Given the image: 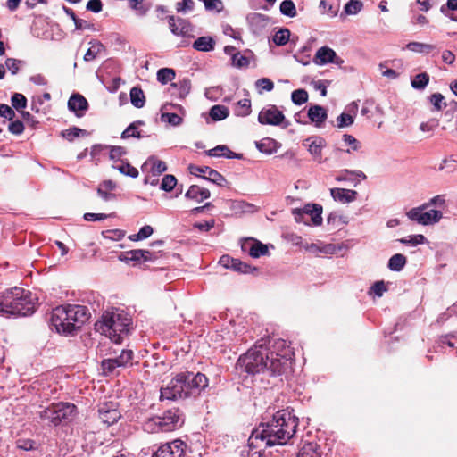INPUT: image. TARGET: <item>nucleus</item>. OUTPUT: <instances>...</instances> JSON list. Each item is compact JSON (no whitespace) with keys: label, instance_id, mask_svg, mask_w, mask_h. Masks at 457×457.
Returning <instances> with one entry per match:
<instances>
[{"label":"nucleus","instance_id":"f257e3e1","mask_svg":"<svg viewBox=\"0 0 457 457\" xmlns=\"http://www.w3.org/2000/svg\"><path fill=\"white\" fill-rule=\"evenodd\" d=\"M298 418L287 410L277 411L272 419L253 430L250 440L260 439L265 445H285L296 432Z\"/></svg>","mask_w":457,"mask_h":457},{"label":"nucleus","instance_id":"f03ea898","mask_svg":"<svg viewBox=\"0 0 457 457\" xmlns=\"http://www.w3.org/2000/svg\"><path fill=\"white\" fill-rule=\"evenodd\" d=\"M207 377L201 373L182 371L177 373L170 381L163 384L160 389V401H178L196 399L208 386Z\"/></svg>","mask_w":457,"mask_h":457},{"label":"nucleus","instance_id":"7ed1b4c3","mask_svg":"<svg viewBox=\"0 0 457 457\" xmlns=\"http://www.w3.org/2000/svg\"><path fill=\"white\" fill-rule=\"evenodd\" d=\"M91 313L85 305L66 304L53 309L50 318L52 330L64 336H73L89 320Z\"/></svg>","mask_w":457,"mask_h":457},{"label":"nucleus","instance_id":"20e7f679","mask_svg":"<svg viewBox=\"0 0 457 457\" xmlns=\"http://www.w3.org/2000/svg\"><path fill=\"white\" fill-rule=\"evenodd\" d=\"M36 298L21 287L6 290L0 296V313L5 317H26L36 311Z\"/></svg>","mask_w":457,"mask_h":457},{"label":"nucleus","instance_id":"39448f33","mask_svg":"<svg viewBox=\"0 0 457 457\" xmlns=\"http://www.w3.org/2000/svg\"><path fill=\"white\" fill-rule=\"evenodd\" d=\"M130 319L123 312H104L101 320L95 323L96 331L108 337L115 344H120L122 338L128 334Z\"/></svg>","mask_w":457,"mask_h":457},{"label":"nucleus","instance_id":"423d86ee","mask_svg":"<svg viewBox=\"0 0 457 457\" xmlns=\"http://www.w3.org/2000/svg\"><path fill=\"white\" fill-rule=\"evenodd\" d=\"M264 344L255 345L241 355L237 363L236 370L239 375L253 376L255 374L268 371L270 374V361L266 359Z\"/></svg>","mask_w":457,"mask_h":457},{"label":"nucleus","instance_id":"0eeeda50","mask_svg":"<svg viewBox=\"0 0 457 457\" xmlns=\"http://www.w3.org/2000/svg\"><path fill=\"white\" fill-rule=\"evenodd\" d=\"M185 422L183 411L176 407L165 410L161 415L146 419L142 428L147 433L170 432L180 428Z\"/></svg>","mask_w":457,"mask_h":457},{"label":"nucleus","instance_id":"6e6552de","mask_svg":"<svg viewBox=\"0 0 457 457\" xmlns=\"http://www.w3.org/2000/svg\"><path fill=\"white\" fill-rule=\"evenodd\" d=\"M270 346L265 347L266 359L270 361V375H281L290 364L293 351L287 342L282 338L269 340Z\"/></svg>","mask_w":457,"mask_h":457},{"label":"nucleus","instance_id":"1a4fd4ad","mask_svg":"<svg viewBox=\"0 0 457 457\" xmlns=\"http://www.w3.org/2000/svg\"><path fill=\"white\" fill-rule=\"evenodd\" d=\"M77 407L71 403L58 402L52 403L39 412L41 420L48 425L58 426L71 421L76 414Z\"/></svg>","mask_w":457,"mask_h":457},{"label":"nucleus","instance_id":"9d476101","mask_svg":"<svg viewBox=\"0 0 457 457\" xmlns=\"http://www.w3.org/2000/svg\"><path fill=\"white\" fill-rule=\"evenodd\" d=\"M258 121L262 125L281 126L286 129L289 121L276 105L270 104L261 110L258 115Z\"/></svg>","mask_w":457,"mask_h":457},{"label":"nucleus","instance_id":"9b49d317","mask_svg":"<svg viewBox=\"0 0 457 457\" xmlns=\"http://www.w3.org/2000/svg\"><path fill=\"white\" fill-rule=\"evenodd\" d=\"M187 444L179 439L162 445L152 457H185Z\"/></svg>","mask_w":457,"mask_h":457},{"label":"nucleus","instance_id":"f8f14e48","mask_svg":"<svg viewBox=\"0 0 457 457\" xmlns=\"http://www.w3.org/2000/svg\"><path fill=\"white\" fill-rule=\"evenodd\" d=\"M188 170L192 175L201 177L203 179L211 181L217 186L225 187L228 183L223 175L208 166L200 167L190 164Z\"/></svg>","mask_w":457,"mask_h":457},{"label":"nucleus","instance_id":"ddd939ff","mask_svg":"<svg viewBox=\"0 0 457 457\" xmlns=\"http://www.w3.org/2000/svg\"><path fill=\"white\" fill-rule=\"evenodd\" d=\"M120 417L121 415L116 403L105 402L99 404L98 418L103 424L106 426L113 425Z\"/></svg>","mask_w":457,"mask_h":457},{"label":"nucleus","instance_id":"4468645a","mask_svg":"<svg viewBox=\"0 0 457 457\" xmlns=\"http://www.w3.org/2000/svg\"><path fill=\"white\" fill-rule=\"evenodd\" d=\"M89 108L87 100L79 93H73L68 100V109L80 118Z\"/></svg>","mask_w":457,"mask_h":457},{"label":"nucleus","instance_id":"2eb2a0df","mask_svg":"<svg viewBox=\"0 0 457 457\" xmlns=\"http://www.w3.org/2000/svg\"><path fill=\"white\" fill-rule=\"evenodd\" d=\"M303 145L308 148L310 154L320 163L322 162V148L325 146V140L320 137H311L304 140Z\"/></svg>","mask_w":457,"mask_h":457},{"label":"nucleus","instance_id":"dca6fc26","mask_svg":"<svg viewBox=\"0 0 457 457\" xmlns=\"http://www.w3.org/2000/svg\"><path fill=\"white\" fill-rule=\"evenodd\" d=\"M307 117L317 128H320L324 125L328 118V112L323 106L317 104L311 105L307 112Z\"/></svg>","mask_w":457,"mask_h":457},{"label":"nucleus","instance_id":"f3484780","mask_svg":"<svg viewBox=\"0 0 457 457\" xmlns=\"http://www.w3.org/2000/svg\"><path fill=\"white\" fill-rule=\"evenodd\" d=\"M349 113L343 112L337 118V127L338 129L347 128L353 124L354 117L358 111V104L356 102H352L346 106Z\"/></svg>","mask_w":457,"mask_h":457},{"label":"nucleus","instance_id":"a211bd4d","mask_svg":"<svg viewBox=\"0 0 457 457\" xmlns=\"http://www.w3.org/2000/svg\"><path fill=\"white\" fill-rule=\"evenodd\" d=\"M366 178V175L361 170L345 169L339 171L335 179L338 182L345 181L353 183V186H357L361 180H364Z\"/></svg>","mask_w":457,"mask_h":457},{"label":"nucleus","instance_id":"6ab92c4d","mask_svg":"<svg viewBox=\"0 0 457 457\" xmlns=\"http://www.w3.org/2000/svg\"><path fill=\"white\" fill-rule=\"evenodd\" d=\"M302 212L311 218L312 223L314 226H320L322 223V206L318 204H307L303 208Z\"/></svg>","mask_w":457,"mask_h":457},{"label":"nucleus","instance_id":"aec40b11","mask_svg":"<svg viewBox=\"0 0 457 457\" xmlns=\"http://www.w3.org/2000/svg\"><path fill=\"white\" fill-rule=\"evenodd\" d=\"M330 195L335 201L342 204L351 203L356 200L358 193L355 190L345 188H332Z\"/></svg>","mask_w":457,"mask_h":457},{"label":"nucleus","instance_id":"412c9836","mask_svg":"<svg viewBox=\"0 0 457 457\" xmlns=\"http://www.w3.org/2000/svg\"><path fill=\"white\" fill-rule=\"evenodd\" d=\"M205 153L207 155L212 156V157L223 156L228 159H237V160L243 159L242 154H237V153L231 151L225 145H219L215 146L214 148L206 151Z\"/></svg>","mask_w":457,"mask_h":457},{"label":"nucleus","instance_id":"4be33fe9","mask_svg":"<svg viewBox=\"0 0 457 457\" xmlns=\"http://www.w3.org/2000/svg\"><path fill=\"white\" fill-rule=\"evenodd\" d=\"M334 57H336V52L332 48L322 46L317 50L313 62L317 65H325L333 62Z\"/></svg>","mask_w":457,"mask_h":457},{"label":"nucleus","instance_id":"5701e85b","mask_svg":"<svg viewBox=\"0 0 457 457\" xmlns=\"http://www.w3.org/2000/svg\"><path fill=\"white\" fill-rule=\"evenodd\" d=\"M211 193L207 188L201 187L197 185H192L185 194V197L192 199L197 203H201L205 199L210 198Z\"/></svg>","mask_w":457,"mask_h":457},{"label":"nucleus","instance_id":"b1692460","mask_svg":"<svg viewBox=\"0 0 457 457\" xmlns=\"http://www.w3.org/2000/svg\"><path fill=\"white\" fill-rule=\"evenodd\" d=\"M256 148L263 154H271L276 153L279 147L278 142L273 138L266 137L255 143Z\"/></svg>","mask_w":457,"mask_h":457},{"label":"nucleus","instance_id":"393cba45","mask_svg":"<svg viewBox=\"0 0 457 457\" xmlns=\"http://www.w3.org/2000/svg\"><path fill=\"white\" fill-rule=\"evenodd\" d=\"M134 358V353L129 349H122L120 353L113 357L114 362H117L116 366L119 368H127L132 366V361Z\"/></svg>","mask_w":457,"mask_h":457},{"label":"nucleus","instance_id":"a878e982","mask_svg":"<svg viewBox=\"0 0 457 457\" xmlns=\"http://www.w3.org/2000/svg\"><path fill=\"white\" fill-rule=\"evenodd\" d=\"M214 46L215 40L212 37H200L193 43V47L200 52L212 51Z\"/></svg>","mask_w":457,"mask_h":457},{"label":"nucleus","instance_id":"bb28decb","mask_svg":"<svg viewBox=\"0 0 457 457\" xmlns=\"http://www.w3.org/2000/svg\"><path fill=\"white\" fill-rule=\"evenodd\" d=\"M407 263V258L402 253H395L392 255L387 262V268L391 271H401Z\"/></svg>","mask_w":457,"mask_h":457},{"label":"nucleus","instance_id":"cd10ccee","mask_svg":"<svg viewBox=\"0 0 457 457\" xmlns=\"http://www.w3.org/2000/svg\"><path fill=\"white\" fill-rule=\"evenodd\" d=\"M405 48L414 53L428 54L433 52L436 46L432 44L412 41L408 43Z\"/></svg>","mask_w":457,"mask_h":457},{"label":"nucleus","instance_id":"c85d7f7f","mask_svg":"<svg viewBox=\"0 0 457 457\" xmlns=\"http://www.w3.org/2000/svg\"><path fill=\"white\" fill-rule=\"evenodd\" d=\"M143 257L144 253H142V249H135L121 253L119 255V260L126 263H129V262L138 263L140 262H143Z\"/></svg>","mask_w":457,"mask_h":457},{"label":"nucleus","instance_id":"c756f323","mask_svg":"<svg viewBox=\"0 0 457 457\" xmlns=\"http://www.w3.org/2000/svg\"><path fill=\"white\" fill-rule=\"evenodd\" d=\"M130 102L136 108H142L145 104V96L139 87H133L130 89Z\"/></svg>","mask_w":457,"mask_h":457},{"label":"nucleus","instance_id":"7c9ffc66","mask_svg":"<svg viewBox=\"0 0 457 457\" xmlns=\"http://www.w3.org/2000/svg\"><path fill=\"white\" fill-rule=\"evenodd\" d=\"M172 87L177 89L179 98L184 99L191 90V81L188 79L184 78L176 83H171Z\"/></svg>","mask_w":457,"mask_h":457},{"label":"nucleus","instance_id":"2f4dec72","mask_svg":"<svg viewBox=\"0 0 457 457\" xmlns=\"http://www.w3.org/2000/svg\"><path fill=\"white\" fill-rule=\"evenodd\" d=\"M251 101L249 98L239 100L234 106V113L236 116H248L251 113Z\"/></svg>","mask_w":457,"mask_h":457},{"label":"nucleus","instance_id":"473e14b6","mask_svg":"<svg viewBox=\"0 0 457 457\" xmlns=\"http://www.w3.org/2000/svg\"><path fill=\"white\" fill-rule=\"evenodd\" d=\"M112 168L119 170L121 174L133 179L137 178L139 175L138 170L129 162L121 161L120 164L112 165Z\"/></svg>","mask_w":457,"mask_h":457},{"label":"nucleus","instance_id":"72a5a7b5","mask_svg":"<svg viewBox=\"0 0 457 457\" xmlns=\"http://www.w3.org/2000/svg\"><path fill=\"white\" fill-rule=\"evenodd\" d=\"M209 115L215 121L222 120L229 115V110L224 105H213L210 109Z\"/></svg>","mask_w":457,"mask_h":457},{"label":"nucleus","instance_id":"f704fd0d","mask_svg":"<svg viewBox=\"0 0 457 457\" xmlns=\"http://www.w3.org/2000/svg\"><path fill=\"white\" fill-rule=\"evenodd\" d=\"M268 253L269 250L267 245L258 240H253V243L249 247V255L253 258H259Z\"/></svg>","mask_w":457,"mask_h":457},{"label":"nucleus","instance_id":"c9c22d12","mask_svg":"<svg viewBox=\"0 0 457 457\" xmlns=\"http://www.w3.org/2000/svg\"><path fill=\"white\" fill-rule=\"evenodd\" d=\"M422 216L421 225L427 226L438 222L442 219L443 213L438 210H430L428 212L423 211Z\"/></svg>","mask_w":457,"mask_h":457},{"label":"nucleus","instance_id":"e433bc0d","mask_svg":"<svg viewBox=\"0 0 457 457\" xmlns=\"http://www.w3.org/2000/svg\"><path fill=\"white\" fill-rule=\"evenodd\" d=\"M161 120L162 122H167L173 127H178L182 124L183 118L181 114L179 115L178 113L166 111L161 114Z\"/></svg>","mask_w":457,"mask_h":457},{"label":"nucleus","instance_id":"4c0bfd02","mask_svg":"<svg viewBox=\"0 0 457 457\" xmlns=\"http://www.w3.org/2000/svg\"><path fill=\"white\" fill-rule=\"evenodd\" d=\"M317 447L315 443H307L300 449L297 457H320Z\"/></svg>","mask_w":457,"mask_h":457},{"label":"nucleus","instance_id":"58836bf2","mask_svg":"<svg viewBox=\"0 0 457 457\" xmlns=\"http://www.w3.org/2000/svg\"><path fill=\"white\" fill-rule=\"evenodd\" d=\"M147 137L146 135L143 134L141 130L137 127L135 126V124L130 123L121 133L120 137L122 139H128L129 137L134 138H143Z\"/></svg>","mask_w":457,"mask_h":457},{"label":"nucleus","instance_id":"ea45409f","mask_svg":"<svg viewBox=\"0 0 457 457\" xmlns=\"http://www.w3.org/2000/svg\"><path fill=\"white\" fill-rule=\"evenodd\" d=\"M156 77L161 84L165 85L174 79L175 71L170 68H162L157 71Z\"/></svg>","mask_w":457,"mask_h":457},{"label":"nucleus","instance_id":"a19ab883","mask_svg":"<svg viewBox=\"0 0 457 457\" xmlns=\"http://www.w3.org/2000/svg\"><path fill=\"white\" fill-rule=\"evenodd\" d=\"M291 32L287 28L278 29L273 36V42L277 46H285L290 39Z\"/></svg>","mask_w":457,"mask_h":457},{"label":"nucleus","instance_id":"79ce46f5","mask_svg":"<svg viewBox=\"0 0 457 457\" xmlns=\"http://www.w3.org/2000/svg\"><path fill=\"white\" fill-rule=\"evenodd\" d=\"M397 241L403 245L416 246L418 245L425 244L427 242V238L421 234H416L399 238Z\"/></svg>","mask_w":457,"mask_h":457},{"label":"nucleus","instance_id":"37998d69","mask_svg":"<svg viewBox=\"0 0 457 457\" xmlns=\"http://www.w3.org/2000/svg\"><path fill=\"white\" fill-rule=\"evenodd\" d=\"M231 262L232 264L230 269L243 274H249L257 270L255 267H252L251 265L243 262L239 259L235 258L234 261Z\"/></svg>","mask_w":457,"mask_h":457},{"label":"nucleus","instance_id":"c03bdc74","mask_svg":"<svg viewBox=\"0 0 457 457\" xmlns=\"http://www.w3.org/2000/svg\"><path fill=\"white\" fill-rule=\"evenodd\" d=\"M429 82V75L426 72L416 75L411 80V87L415 89H424Z\"/></svg>","mask_w":457,"mask_h":457},{"label":"nucleus","instance_id":"a18cd8bd","mask_svg":"<svg viewBox=\"0 0 457 457\" xmlns=\"http://www.w3.org/2000/svg\"><path fill=\"white\" fill-rule=\"evenodd\" d=\"M117 362H114L112 358L104 359L101 362V368L103 370V373L105 376H112L114 374H118L117 369L119 368L116 366Z\"/></svg>","mask_w":457,"mask_h":457},{"label":"nucleus","instance_id":"49530a36","mask_svg":"<svg viewBox=\"0 0 457 457\" xmlns=\"http://www.w3.org/2000/svg\"><path fill=\"white\" fill-rule=\"evenodd\" d=\"M426 209H428L427 205L423 204L419 207L411 208L409 212H407L406 215L411 220L416 221L418 224L421 225L423 211Z\"/></svg>","mask_w":457,"mask_h":457},{"label":"nucleus","instance_id":"de8ad7c7","mask_svg":"<svg viewBox=\"0 0 457 457\" xmlns=\"http://www.w3.org/2000/svg\"><path fill=\"white\" fill-rule=\"evenodd\" d=\"M308 92L303 88L294 90L291 94V100L296 105L305 104L308 101Z\"/></svg>","mask_w":457,"mask_h":457},{"label":"nucleus","instance_id":"09e8293b","mask_svg":"<svg viewBox=\"0 0 457 457\" xmlns=\"http://www.w3.org/2000/svg\"><path fill=\"white\" fill-rule=\"evenodd\" d=\"M280 12L287 17L293 18L296 16V9L292 0H284L280 4Z\"/></svg>","mask_w":457,"mask_h":457},{"label":"nucleus","instance_id":"8fccbe9b","mask_svg":"<svg viewBox=\"0 0 457 457\" xmlns=\"http://www.w3.org/2000/svg\"><path fill=\"white\" fill-rule=\"evenodd\" d=\"M85 135H87V131L77 127L70 128L62 131V136L69 141H72L76 137Z\"/></svg>","mask_w":457,"mask_h":457},{"label":"nucleus","instance_id":"3c124183","mask_svg":"<svg viewBox=\"0 0 457 457\" xmlns=\"http://www.w3.org/2000/svg\"><path fill=\"white\" fill-rule=\"evenodd\" d=\"M12 106L17 111H21L27 106V98L21 93H14L11 97Z\"/></svg>","mask_w":457,"mask_h":457},{"label":"nucleus","instance_id":"603ef678","mask_svg":"<svg viewBox=\"0 0 457 457\" xmlns=\"http://www.w3.org/2000/svg\"><path fill=\"white\" fill-rule=\"evenodd\" d=\"M176 177L170 174H167L162 178L160 188L165 192H170L176 187Z\"/></svg>","mask_w":457,"mask_h":457},{"label":"nucleus","instance_id":"864d4df0","mask_svg":"<svg viewBox=\"0 0 457 457\" xmlns=\"http://www.w3.org/2000/svg\"><path fill=\"white\" fill-rule=\"evenodd\" d=\"M255 87L258 89V92L262 94V91H271L274 88V83L268 78H262L255 81Z\"/></svg>","mask_w":457,"mask_h":457},{"label":"nucleus","instance_id":"5fc2aeb1","mask_svg":"<svg viewBox=\"0 0 457 457\" xmlns=\"http://www.w3.org/2000/svg\"><path fill=\"white\" fill-rule=\"evenodd\" d=\"M104 48V46L102 43L100 42H96L95 43L94 45H92V46L90 48L87 49V51L86 52L85 55H84V61L85 62H91L93 61L94 59H96V57L97 56V54H99V52Z\"/></svg>","mask_w":457,"mask_h":457},{"label":"nucleus","instance_id":"6e6d98bb","mask_svg":"<svg viewBox=\"0 0 457 457\" xmlns=\"http://www.w3.org/2000/svg\"><path fill=\"white\" fill-rule=\"evenodd\" d=\"M457 168V160L453 158V156H450L449 158H445L443 160L442 163L439 165L438 170H445L446 172L452 173Z\"/></svg>","mask_w":457,"mask_h":457},{"label":"nucleus","instance_id":"4d7b16f0","mask_svg":"<svg viewBox=\"0 0 457 457\" xmlns=\"http://www.w3.org/2000/svg\"><path fill=\"white\" fill-rule=\"evenodd\" d=\"M24 63L23 61L15 58H7L4 62V68L6 67L12 75H15L20 71L21 65Z\"/></svg>","mask_w":457,"mask_h":457},{"label":"nucleus","instance_id":"13d9d810","mask_svg":"<svg viewBox=\"0 0 457 457\" xmlns=\"http://www.w3.org/2000/svg\"><path fill=\"white\" fill-rule=\"evenodd\" d=\"M362 6L363 4L361 1L350 0L345 5V12L346 14H356L361 10Z\"/></svg>","mask_w":457,"mask_h":457},{"label":"nucleus","instance_id":"bf43d9fd","mask_svg":"<svg viewBox=\"0 0 457 457\" xmlns=\"http://www.w3.org/2000/svg\"><path fill=\"white\" fill-rule=\"evenodd\" d=\"M444 96L440 93L432 94L430 96V103L434 105L435 110L441 111L446 107L445 102H444Z\"/></svg>","mask_w":457,"mask_h":457},{"label":"nucleus","instance_id":"052dcab7","mask_svg":"<svg viewBox=\"0 0 457 457\" xmlns=\"http://www.w3.org/2000/svg\"><path fill=\"white\" fill-rule=\"evenodd\" d=\"M176 20L179 25V36H187L192 31L191 24L180 17H176Z\"/></svg>","mask_w":457,"mask_h":457},{"label":"nucleus","instance_id":"680f3d73","mask_svg":"<svg viewBox=\"0 0 457 457\" xmlns=\"http://www.w3.org/2000/svg\"><path fill=\"white\" fill-rule=\"evenodd\" d=\"M115 213L104 214V213H93L87 212L84 214L83 218L87 221H101L109 217H114Z\"/></svg>","mask_w":457,"mask_h":457},{"label":"nucleus","instance_id":"e2e57ef3","mask_svg":"<svg viewBox=\"0 0 457 457\" xmlns=\"http://www.w3.org/2000/svg\"><path fill=\"white\" fill-rule=\"evenodd\" d=\"M154 163L151 168V172L154 176H158L167 170V165L163 161L154 159Z\"/></svg>","mask_w":457,"mask_h":457},{"label":"nucleus","instance_id":"0e129e2a","mask_svg":"<svg viewBox=\"0 0 457 457\" xmlns=\"http://www.w3.org/2000/svg\"><path fill=\"white\" fill-rule=\"evenodd\" d=\"M194 7L195 3L193 0H182L181 2L177 3L176 11L178 12H187L192 11Z\"/></svg>","mask_w":457,"mask_h":457},{"label":"nucleus","instance_id":"69168bd1","mask_svg":"<svg viewBox=\"0 0 457 457\" xmlns=\"http://www.w3.org/2000/svg\"><path fill=\"white\" fill-rule=\"evenodd\" d=\"M232 64L237 68H244L249 65V61L240 53H237L236 54H233Z\"/></svg>","mask_w":457,"mask_h":457},{"label":"nucleus","instance_id":"338daca9","mask_svg":"<svg viewBox=\"0 0 457 457\" xmlns=\"http://www.w3.org/2000/svg\"><path fill=\"white\" fill-rule=\"evenodd\" d=\"M0 116L8 120H12L15 117V112L9 105L5 104H0Z\"/></svg>","mask_w":457,"mask_h":457},{"label":"nucleus","instance_id":"774afa93","mask_svg":"<svg viewBox=\"0 0 457 457\" xmlns=\"http://www.w3.org/2000/svg\"><path fill=\"white\" fill-rule=\"evenodd\" d=\"M8 130L13 135H21L24 131V125L21 120H10Z\"/></svg>","mask_w":457,"mask_h":457}]
</instances>
